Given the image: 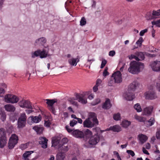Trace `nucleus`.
Segmentation results:
<instances>
[{
    "label": "nucleus",
    "mask_w": 160,
    "mask_h": 160,
    "mask_svg": "<svg viewBox=\"0 0 160 160\" xmlns=\"http://www.w3.org/2000/svg\"><path fill=\"white\" fill-rule=\"evenodd\" d=\"M41 117L39 115L38 116H31L28 118V123L31 124V122H29V120L32 121V122L33 123H37L41 121Z\"/></svg>",
    "instance_id": "nucleus-17"
},
{
    "label": "nucleus",
    "mask_w": 160,
    "mask_h": 160,
    "mask_svg": "<svg viewBox=\"0 0 160 160\" xmlns=\"http://www.w3.org/2000/svg\"><path fill=\"white\" fill-rule=\"evenodd\" d=\"M65 128L67 131L69 133H71L72 134V130L68 126H66L65 127Z\"/></svg>",
    "instance_id": "nucleus-62"
},
{
    "label": "nucleus",
    "mask_w": 160,
    "mask_h": 160,
    "mask_svg": "<svg viewBox=\"0 0 160 160\" xmlns=\"http://www.w3.org/2000/svg\"><path fill=\"white\" fill-rule=\"evenodd\" d=\"M32 129L38 134L42 133L44 129L43 126L41 125L35 126L33 127Z\"/></svg>",
    "instance_id": "nucleus-27"
},
{
    "label": "nucleus",
    "mask_w": 160,
    "mask_h": 160,
    "mask_svg": "<svg viewBox=\"0 0 160 160\" xmlns=\"http://www.w3.org/2000/svg\"><path fill=\"white\" fill-rule=\"evenodd\" d=\"M86 23V19L84 17H82L80 21V25L81 26L84 25Z\"/></svg>",
    "instance_id": "nucleus-52"
},
{
    "label": "nucleus",
    "mask_w": 160,
    "mask_h": 160,
    "mask_svg": "<svg viewBox=\"0 0 160 160\" xmlns=\"http://www.w3.org/2000/svg\"><path fill=\"white\" fill-rule=\"evenodd\" d=\"M156 138L158 139H160V130L158 129L156 134Z\"/></svg>",
    "instance_id": "nucleus-57"
},
{
    "label": "nucleus",
    "mask_w": 160,
    "mask_h": 160,
    "mask_svg": "<svg viewBox=\"0 0 160 160\" xmlns=\"http://www.w3.org/2000/svg\"><path fill=\"white\" fill-rule=\"evenodd\" d=\"M148 122L149 123V126H152L154 124L155 122L154 118H151L148 121Z\"/></svg>",
    "instance_id": "nucleus-50"
},
{
    "label": "nucleus",
    "mask_w": 160,
    "mask_h": 160,
    "mask_svg": "<svg viewBox=\"0 0 160 160\" xmlns=\"http://www.w3.org/2000/svg\"><path fill=\"white\" fill-rule=\"evenodd\" d=\"M113 154L117 157L118 160H122L118 152L116 151H114L113 152Z\"/></svg>",
    "instance_id": "nucleus-58"
},
{
    "label": "nucleus",
    "mask_w": 160,
    "mask_h": 160,
    "mask_svg": "<svg viewBox=\"0 0 160 160\" xmlns=\"http://www.w3.org/2000/svg\"><path fill=\"white\" fill-rule=\"evenodd\" d=\"M75 99L73 98H69L68 99V101L70 102V103L74 105H77V102L75 101Z\"/></svg>",
    "instance_id": "nucleus-51"
},
{
    "label": "nucleus",
    "mask_w": 160,
    "mask_h": 160,
    "mask_svg": "<svg viewBox=\"0 0 160 160\" xmlns=\"http://www.w3.org/2000/svg\"><path fill=\"white\" fill-rule=\"evenodd\" d=\"M5 92V91L3 88H0V97L3 96V94Z\"/></svg>",
    "instance_id": "nucleus-60"
},
{
    "label": "nucleus",
    "mask_w": 160,
    "mask_h": 160,
    "mask_svg": "<svg viewBox=\"0 0 160 160\" xmlns=\"http://www.w3.org/2000/svg\"><path fill=\"white\" fill-rule=\"evenodd\" d=\"M18 104L19 106L22 108L32 109L31 103L28 101L23 99L20 101Z\"/></svg>",
    "instance_id": "nucleus-8"
},
{
    "label": "nucleus",
    "mask_w": 160,
    "mask_h": 160,
    "mask_svg": "<svg viewBox=\"0 0 160 160\" xmlns=\"http://www.w3.org/2000/svg\"><path fill=\"white\" fill-rule=\"evenodd\" d=\"M138 138L139 141L142 144L145 142L148 138V137L146 135L142 133L138 135Z\"/></svg>",
    "instance_id": "nucleus-22"
},
{
    "label": "nucleus",
    "mask_w": 160,
    "mask_h": 160,
    "mask_svg": "<svg viewBox=\"0 0 160 160\" xmlns=\"http://www.w3.org/2000/svg\"><path fill=\"white\" fill-rule=\"evenodd\" d=\"M134 118L139 122H144L145 121V119L144 118L137 115L134 116Z\"/></svg>",
    "instance_id": "nucleus-36"
},
{
    "label": "nucleus",
    "mask_w": 160,
    "mask_h": 160,
    "mask_svg": "<svg viewBox=\"0 0 160 160\" xmlns=\"http://www.w3.org/2000/svg\"><path fill=\"white\" fill-rule=\"evenodd\" d=\"M152 24L153 25H155L157 26L160 27V20H158L156 21L152 22Z\"/></svg>",
    "instance_id": "nucleus-45"
},
{
    "label": "nucleus",
    "mask_w": 160,
    "mask_h": 160,
    "mask_svg": "<svg viewBox=\"0 0 160 160\" xmlns=\"http://www.w3.org/2000/svg\"><path fill=\"white\" fill-rule=\"evenodd\" d=\"M0 119L2 121L4 122L6 119V115L4 111L0 108Z\"/></svg>",
    "instance_id": "nucleus-32"
},
{
    "label": "nucleus",
    "mask_w": 160,
    "mask_h": 160,
    "mask_svg": "<svg viewBox=\"0 0 160 160\" xmlns=\"http://www.w3.org/2000/svg\"><path fill=\"white\" fill-rule=\"evenodd\" d=\"M102 82V81L100 79H98L96 82V86H99Z\"/></svg>",
    "instance_id": "nucleus-61"
},
{
    "label": "nucleus",
    "mask_w": 160,
    "mask_h": 160,
    "mask_svg": "<svg viewBox=\"0 0 160 160\" xmlns=\"http://www.w3.org/2000/svg\"><path fill=\"white\" fill-rule=\"evenodd\" d=\"M6 111L8 112H14L16 110L15 107L13 105L7 104L4 106Z\"/></svg>",
    "instance_id": "nucleus-24"
},
{
    "label": "nucleus",
    "mask_w": 160,
    "mask_h": 160,
    "mask_svg": "<svg viewBox=\"0 0 160 160\" xmlns=\"http://www.w3.org/2000/svg\"><path fill=\"white\" fill-rule=\"evenodd\" d=\"M50 125V123L49 121H45L44 122V126L47 127H49Z\"/></svg>",
    "instance_id": "nucleus-64"
},
{
    "label": "nucleus",
    "mask_w": 160,
    "mask_h": 160,
    "mask_svg": "<svg viewBox=\"0 0 160 160\" xmlns=\"http://www.w3.org/2000/svg\"><path fill=\"white\" fill-rule=\"evenodd\" d=\"M112 106L110 100L109 99H106L105 102L102 105V108L105 109H108Z\"/></svg>",
    "instance_id": "nucleus-25"
},
{
    "label": "nucleus",
    "mask_w": 160,
    "mask_h": 160,
    "mask_svg": "<svg viewBox=\"0 0 160 160\" xmlns=\"http://www.w3.org/2000/svg\"><path fill=\"white\" fill-rule=\"evenodd\" d=\"M66 157L65 154L62 152L58 153L56 156L57 160H64Z\"/></svg>",
    "instance_id": "nucleus-30"
},
{
    "label": "nucleus",
    "mask_w": 160,
    "mask_h": 160,
    "mask_svg": "<svg viewBox=\"0 0 160 160\" xmlns=\"http://www.w3.org/2000/svg\"><path fill=\"white\" fill-rule=\"evenodd\" d=\"M152 14L154 17L160 16V9L158 10L157 11H153Z\"/></svg>",
    "instance_id": "nucleus-41"
},
{
    "label": "nucleus",
    "mask_w": 160,
    "mask_h": 160,
    "mask_svg": "<svg viewBox=\"0 0 160 160\" xmlns=\"http://www.w3.org/2000/svg\"><path fill=\"white\" fill-rule=\"evenodd\" d=\"M145 98L147 99H153L157 98V96L154 91L153 90H150L145 93Z\"/></svg>",
    "instance_id": "nucleus-11"
},
{
    "label": "nucleus",
    "mask_w": 160,
    "mask_h": 160,
    "mask_svg": "<svg viewBox=\"0 0 160 160\" xmlns=\"http://www.w3.org/2000/svg\"><path fill=\"white\" fill-rule=\"evenodd\" d=\"M85 134L87 137H89L92 135V132L88 129H87L85 132Z\"/></svg>",
    "instance_id": "nucleus-42"
},
{
    "label": "nucleus",
    "mask_w": 160,
    "mask_h": 160,
    "mask_svg": "<svg viewBox=\"0 0 160 160\" xmlns=\"http://www.w3.org/2000/svg\"><path fill=\"white\" fill-rule=\"evenodd\" d=\"M100 100L99 98H97L94 100L93 102H92L91 103V104L92 105L94 106L95 105L100 102Z\"/></svg>",
    "instance_id": "nucleus-49"
},
{
    "label": "nucleus",
    "mask_w": 160,
    "mask_h": 160,
    "mask_svg": "<svg viewBox=\"0 0 160 160\" xmlns=\"http://www.w3.org/2000/svg\"><path fill=\"white\" fill-rule=\"evenodd\" d=\"M153 108V107L152 106H150L145 108L143 110L142 115H150L152 112Z\"/></svg>",
    "instance_id": "nucleus-18"
},
{
    "label": "nucleus",
    "mask_w": 160,
    "mask_h": 160,
    "mask_svg": "<svg viewBox=\"0 0 160 160\" xmlns=\"http://www.w3.org/2000/svg\"><path fill=\"white\" fill-rule=\"evenodd\" d=\"M69 149V148L67 144L59 145L58 148L59 151L63 153L68 151Z\"/></svg>",
    "instance_id": "nucleus-26"
},
{
    "label": "nucleus",
    "mask_w": 160,
    "mask_h": 160,
    "mask_svg": "<svg viewBox=\"0 0 160 160\" xmlns=\"http://www.w3.org/2000/svg\"><path fill=\"white\" fill-rule=\"evenodd\" d=\"M138 54V57L136 56V55L133 54H131V55L128 56V57L129 59L131 60L132 59H135V60L137 61H139L141 59H144V56L142 52H137L135 53V54Z\"/></svg>",
    "instance_id": "nucleus-15"
},
{
    "label": "nucleus",
    "mask_w": 160,
    "mask_h": 160,
    "mask_svg": "<svg viewBox=\"0 0 160 160\" xmlns=\"http://www.w3.org/2000/svg\"><path fill=\"white\" fill-rule=\"evenodd\" d=\"M77 123V122L75 120L73 119L72 121H71L70 122V126L71 127H73Z\"/></svg>",
    "instance_id": "nucleus-54"
},
{
    "label": "nucleus",
    "mask_w": 160,
    "mask_h": 160,
    "mask_svg": "<svg viewBox=\"0 0 160 160\" xmlns=\"http://www.w3.org/2000/svg\"><path fill=\"white\" fill-rule=\"evenodd\" d=\"M72 135L76 138H82L84 136V134L82 132L76 130L73 131L72 133Z\"/></svg>",
    "instance_id": "nucleus-23"
},
{
    "label": "nucleus",
    "mask_w": 160,
    "mask_h": 160,
    "mask_svg": "<svg viewBox=\"0 0 160 160\" xmlns=\"http://www.w3.org/2000/svg\"><path fill=\"white\" fill-rule=\"evenodd\" d=\"M131 124V122L126 120H123L121 123V125L122 127L126 128L129 126Z\"/></svg>",
    "instance_id": "nucleus-34"
},
{
    "label": "nucleus",
    "mask_w": 160,
    "mask_h": 160,
    "mask_svg": "<svg viewBox=\"0 0 160 160\" xmlns=\"http://www.w3.org/2000/svg\"><path fill=\"white\" fill-rule=\"evenodd\" d=\"M108 68L107 67H106L103 72V75L104 77H106L109 75V73L108 72Z\"/></svg>",
    "instance_id": "nucleus-53"
},
{
    "label": "nucleus",
    "mask_w": 160,
    "mask_h": 160,
    "mask_svg": "<svg viewBox=\"0 0 160 160\" xmlns=\"http://www.w3.org/2000/svg\"><path fill=\"white\" fill-rule=\"evenodd\" d=\"M28 143H26L21 144L20 147L22 150H24L28 147Z\"/></svg>",
    "instance_id": "nucleus-47"
},
{
    "label": "nucleus",
    "mask_w": 160,
    "mask_h": 160,
    "mask_svg": "<svg viewBox=\"0 0 160 160\" xmlns=\"http://www.w3.org/2000/svg\"><path fill=\"white\" fill-rule=\"evenodd\" d=\"M144 68V65L142 63L133 61L130 64L128 71L133 74H138Z\"/></svg>",
    "instance_id": "nucleus-2"
},
{
    "label": "nucleus",
    "mask_w": 160,
    "mask_h": 160,
    "mask_svg": "<svg viewBox=\"0 0 160 160\" xmlns=\"http://www.w3.org/2000/svg\"><path fill=\"white\" fill-rule=\"evenodd\" d=\"M126 152L132 157L135 156V154L134 152L132 150H127Z\"/></svg>",
    "instance_id": "nucleus-55"
},
{
    "label": "nucleus",
    "mask_w": 160,
    "mask_h": 160,
    "mask_svg": "<svg viewBox=\"0 0 160 160\" xmlns=\"http://www.w3.org/2000/svg\"><path fill=\"white\" fill-rule=\"evenodd\" d=\"M60 138L59 137H54L52 138V146L55 147L58 145L59 147V144L60 142Z\"/></svg>",
    "instance_id": "nucleus-21"
},
{
    "label": "nucleus",
    "mask_w": 160,
    "mask_h": 160,
    "mask_svg": "<svg viewBox=\"0 0 160 160\" xmlns=\"http://www.w3.org/2000/svg\"><path fill=\"white\" fill-rule=\"evenodd\" d=\"M113 119L116 121H118L120 120V114L119 113H118L114 115L113 116Z\"/></svg>",
    "instance_id": "nucleus-43"
},
{
    "label": "nucleus",
    "mask_w": 160,
    "mask_h": 160,
    "mask_svg": "<svg viewBox=\"0 0 160 160\" xmlns=\"http://www.w3.org/2000/svg\"><path fill=\"white\" fill-rule=\"evenodd\" d=\"M139 84L137 81L133 82L129 86L128 90L132 92L134 91L137 88H138Z\"/></svg>",
    "instance_id": "nucleus-20"
},
{
    "label": "nucleus",
    "mask_w": 160,
    "mask_h": 160,
    "mask_svg": "<svg viewBox=\"0 0 160 160\" xmlns=\"http://www.w3.org/2000/svg\"><path fill=\"white\" fill-rule=\"evenodd\" d=\"M67 57L69 58L68 60L69 64L71 66H75L77 63L79 61V59L78 58H73L71 57V55L68 54Z\"/></svg>",
    "instance_id": "nucleus-12"
},
{
    "label": "nucleus",
    "mask_w": 160,
    "mask_h": 160,
    "mask_svg": "<svg viewBox=\"0 0 160 160\" xmlns=\"http://www.w3.org/2000/svg\"><path fill=\"white\" fill-rule=\"evenodd\" d=\"M76 100L82 104H86L87 103V98L83 94H76Z\"/></svg>",
    "instance_id": "nucleus-13"
},
{
    "label": "nucleus",
    "mask_w": 160,
    "mask_h": 160,
    "mask_svg": "<svg viewBox=\"0 0 160 160\" xmlns=\"http://www.w3.org/2000/svg\"><path fill=\"white\" fill-rule=\"evenodd\" d=\"M27 118V116L25 113L24 112L20 114V115L18 119L26 121Z\"/></svg>",
    "instance_id": "nucleus-37"
},
{
    "label": "nucleus",
    "mask_w": 160,
    "mask_h": 160,
    "mask_svg": "<svg viewBox=\"0 0 160 160\" xmlns=\"http://www.w3.org/2000/svg\"><path fill=\"white\" fill-rule=\"evenodd\" d=\"M98 122L95 114L94 112H90L89 117L83 122V126L84 127L91 128L94 125H98Z\"/></svg>",
    "instance_id": "nucleus-1"
},
{
    "label": "nucleus",
    "mask_w": 160,
    "mask_h": 160,
    "mask_svg": "<svg viewBox=\"0 0 160 160\" xmlns=\"http://www.w3.org/2000/svg\"><path fill=\"white\" fill-rule=\"evenodd\" d=\"M123 96L126 100L128 101H132L135 98L133 93L129 90H128V92L123 94Z\"/></svg>",
    "instance_id": "nucleus-16"
},
{
    "label": "nucleus",
    "mask_w": 160,
    "mask_h": 160,
    "mask_svg": "<svg viewBox=\"0 0 160 160\" xmlns=\"http://www.w3.org/2000/svg\"><path fill=\"white\" fill-rule=\"evenodd\" d=\"M5 133L4 130L3 128L0 129V138L2 137L5 138Z\"/></svg>",
    "instance_id": "nucleus-46"
},
{
    "label": "nucleus",
    "mask_w": 160,
    "mask_h": 160,
    "mask_svg": "<svg viewBox=\"0 0 160 160\" xmlns=\"http://www.w3.org/2000/svg\"><path fill=\"white\" fill-rule=\"evenodd\" d=\"M31 57L34 58L36 57H39L41 58H46L49 56L48 51L44 49H38L31 53Z\"/></svg>",
    "instance_id": "nucleus-3"
},
{
    "label": "nucleus",
    "mask_w": 160,
    "mask_h": 160,
    "mask_svg": "<svg viewBox=\"0 0 160 160\" xmlns=\"http://www.w3.org/2000/svg\"><path fill=\"white\" fill-rule=\"evenodd\" d=\"M46 103L48 105V107L49 109L54 114H56V111L53 107L54 104L57 102L56 99H46Z\"/></svg>",
    "instance_id": "nucleus-9"
},
{
    "label": "nucleus",
    "mask_w": 160,
    "mask_h": 160,
    "mask_svg": "<svg viewBox=\"0 0 160 160\" xmlns=\"http://www.w3.org/2000/svg\"><path fill=\"white\" fill-rule=\"evenodd\" d=\"M156 87L157 90L160 92V75L158 77L157 80Z\"/></svg>",
    "instance_id": "nucleus-38"
},
{
    "label": "nucleus",
    "mask_w": 160,
    "mask_h": 160,
    "mask_svg": "<svg viewBox=\"0 0 160 160\" xmlns=\"http://www.w3.org/2000/svg\"><path fill=\"white\" fill-rule=\"evenodd\" d=\"M143 42V38L142 37H140L139 38L138 40L136 42V44L139 47H140L142 45V44Z\"/></svg>",
    "instance_id": "nucleus-39"
},
{
    "label": "nucleus",
    "mask_w": 160,
    "mask_h": 160,
    "mask_svg": "<svg viewBox=\"0 0 160 160\" xmlns=\"http://www.w3.org/2000/svg\"><path fill=\"white\" fill-rule=\"evenodd\" d=\"M39 143L41 144L42 148H45L47 147L48 140L44 137H41L39 138Z\"/></svg>",
    "instance_id": "nucleus-19"
},
{
    "label": "nucleus",
    "mask_w": 160,
    "mask_h": 160,
    "mask_svg": "<svg viewBox=\"0 0 160 160\" xmlns=\"http://www.w3.org/2000/svg\"><path fill=\"white\" fill-rule=\"evenodd\" d=\"M107 63V61L105 59L102 60V62L101 64V68H103L105 65Z\"/></svg>",
    "instance_id": "nucleus-59"
},
{
    "label": "nucleus",
    "mask_w": 160,
    "mask_h": 160,
    "mask_svg": "<svg viewBox=\"0 0 160 160\" xmlns=\"http://www.w3.org/2000/svg\"><path fill=\"white\" fill-rule=\"evenodd\" d=\"M7 143L6 138H0V148H2L5 146Z\"/></svg>",
    "instance_id": "nucleus-33"
},
{
    "label": "nucleus",
    "mask_w": 160,
    "mask_h": 160,
    "mask_svg": "<svg viewBox=\"0 0 160 160\" xmlns=\"http://www.w3.org/2000/svg\"><path fill=\"white\" fill-rule=\"evenodd\" d=\"M148 32V29H145L140 31L139 33V35L141 36H142L144 34Z\"/></svg>",
    "instance_id": "nucleus-56"
},
{
    "label": "nucleus",
    "mask_w": 160,
    "mask_h": 160,
    "mask_svg": "<svg viewBox=\"0 0 160 160\" xmlns=\"http://www.w3.org/2000/svg\"><path fill=\"white\" fill-rule=\"evenodd\" d=\"M68 141V139L66 138H63L62 140L60 141V142L59 144L60 146L62 144H66Z\"/></svg>",
    "instance_id": "nucleus-44"
},
{
    "label": "nucleus",
    "mask_w": 160,
    "mask_h": 160,
    "mask_svg": "<svg viewBox=\"0 0 160 160\" xmlns=\"http://www.w3.org/2000/svg\"><path fill=\"white\" fill-rule=\"evenodd\" d=\"M99 137L98 135L95 134L90 138L88 142L90 145H95L99 142Z\"/></svg>",
    "instance_id": "nucleus-14"
},
{
    "label": "nucleus",
    "mask_w": 160,
    "mask_h": 160,
    "mask_svg": "<svg viewBox=\"0 0 160 160\" xmlns=\"http://www.w3.org/2000/svg\"><path fill=\"white\" fill-rule=\"evenodd\" d=\"M4 101L8 103H16L19 100L17 96L13 94H7L4 97Z\"/></svg>",
    "instance_id": "nucleus-4"
},
{
    "label": "nucleus",
    "mask_w": 160,
    "mask_h": 160,
    "mask_svg": "<svg viewBox=\"0 0 160 160\" xmlns=\"http://www.w3.org/2000/svg\"><path fill=\"white\" fill-rule=\"evenodd\" d=\"M154 16L151 14L149 13H148L146 16V18L147 20H150L153 19L154 18Z\"/></svg>",
    "instance_id": "nucleus-40"
},
{
    "label": "nucleus",
    "mask_w": 160,
    "mask_h": 160,
    "mask_svg": "<svg viewBox=\"0 0 160 160\" xmlns=\"http://www.w3.org/2000/svg\"><path fill=\"white\" fill-rule=\"evenodd\" d=\"M33 152V151H26L23 155V157L25 160H28L29 158L30 157L31 154H32Z\"/></svg>",
    "instance_id": "nucleus-29"
},
{
    "label": "nucleus",
    "mask_w": 160,
    "mask_h": 160,
    "mask_svg": "<svg viewBox=\"0 0 160 160\" xmlns=\"http://www.w3.org/2000/svg\"><path fill=\"white\" fill-rule=\"evenodd\" d=\"M149 66L152 70L154 72L160 71V61L156 60L150 62Z\"/></svg>",
    "instance_id": "nucleus-6"
},
{
    "label": "nucleus",
    "mask_w": 160,
    "mask_h": 160,
    "mask_svg": "<svg viewBox=\"0 0 160 160\" xmlns=\"http://www.w3.org/2000/svg\"><path fill=\"white\" fill-rule=\"evenodd\" d=\"M121 127L118 125H115L107 129L105 131L112 130L114 132H119L121 130Z\"/></svg>",
    "instance_id": "nucleus-28"
},
{
    "label": "nucleus",
    "mask_w": 160,
    "mask_h": 160,
    "mask_svg": "<svg viewBox=\"0 0 160 160\" xmlns=\"http://www.w3.org/2000/svg\"><path fill=\"white\" fill-rule=\"evenodd\" d=\"M72 0H67L65 3V6L66 9H68V7L70 5V4L72 2Z\"/></svg>",
    "instance_id": "nucleus-48"
},
{
    "label": "nucleus",
    "mask_w": 160,
    "mask_h": 160,
    "mask_svg": "<svg viewBox=\"0 0 160 160\" xmlns=\"http://www.w3.org/2000/svg\"><path fill=\"white\" fill-rule=\"evenodd\" d=\"M134 108L137 112H140L142 111V109L140 104L138 103L135 104L133 106Z\"/></svg>",
    "instance_id": "nucleus-35"
},
{
    "label": "nucleus",
    "mask_w": 160,
    "mask_h": 160,
    "mask_svg": "<svg viewBox=\"0 0 160 160\" xmlns=\"http://www.w3.org/2000/svg\"><path fill=\"white\" fill-rule=\"evenodd\" d=\"M47 39L45 37H40L36 39L34 43L35 46H44L47 42Z\"/></svg>",
    "instance_id": "nucleus-10"
},
{
    "label": "nucleus",
    "mask_w": 160,
    "mask_h": 160,
    "mask_svg": "<svg viewBox=\"0 0 160 160\" xmlns=\"http://www.w3.org/2000/svg\"><path fill=\"white\" fill-rule=\"evenodd\" d=\"M18 140V137L15 134L12 135L10 138L8 143V147L9 149H12L17 143Z\"/></svg>",
    "instance_id": "nucleus-5"
},
{
    "label": "nucleus",
    "mask_w": 160,
    "mask_h": 160,
    "mask_svg": "<svg viewBox=\"0 0 160 160\" xmlns=\"http://www.w3.org/2000/svg\"><path fill=\"white\" fill-rule=\"evenodd\" d=\"M112 77L114 80L115 83H119L122 82V75L119 71L114 72L112 75Z\"/></svg>",
    "instance_id": "nucleus-7"
},
{
    "label": "nucleus",
    "mask_w": 160,
    "mask_h": 160,
    "mask_svg": "<svg viewBox=\"0 0 160 160\" xmlns=\"http://www.w3.org/2000/svg\"><path fill=\"white\" fill-rule=\"evenodd\" d=\"M115 54V52L114 51H111L109 52V55L110 56L113 57Z\"/></svg>",
    "instance_id": "nucleus-63"
},
{
    "label": "nucleus",
    "mask_w": 160,
    "mask_h": 160,
    "mask_svg": "<svg viewBox=\"0 0 160 160\" xmlns=\"http://www.w3.org/2000/svg\"><path fill=\"white\" fill-rule=\"evenodd\" d=\"M26 121L18 119V125L19 128H22L24 127L26 125Z\"/></svg>",
    "instance_id": "nucleus-31"
}]
</instances>
